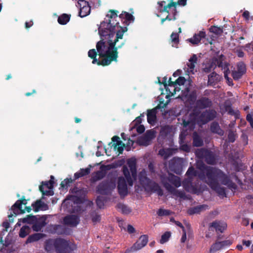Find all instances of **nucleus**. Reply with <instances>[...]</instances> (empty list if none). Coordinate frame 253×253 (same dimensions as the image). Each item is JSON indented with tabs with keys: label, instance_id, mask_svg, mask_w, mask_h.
<instances>
[{
	"label": "nucleus",
	"instance_id": "obj_1",
	"mask_svg": "<svg viewBox=\"0 0 253 253\" xmlns=\"http://www.w3.org/2000/svg\"><path fill=\"white\" fill-rule=\"evenodd\" d=\"M110 23L101 22L98 28V33L101 39L96 44V49L98 55L104 58L101 60L96 59L97 52L95 49L88 51V55L93 59L92 63L99 65L106 66L112 61H117L118 49L121 48L125 43L123 39L126 29L117 26L110 28Z\"/></svg>",
	"mask_w": 253,
	"mask_h": 253
},
{
	"label": "nucleus",
	"instance_id": "obj_2",
	"mask_svg": "<svg viewBox=\"0 0 253 253\" xmlns=\"http://www.w3.org/2000/svg\"><path fill=\"white\" fill-rule=\"evenodd\" d=\"M178 97L181 98L187 108L194 109L193 111H195L196 109H207L212 105L211 100L207 97H203L196 100V92H190L188 88L182 90L181 95H179Z\"/></svg>",
	"mask_w": 253,
	"mask_h": 253
},
{
	"label": "nucleus",
	"instance_id": "obj_3",
	"mask_svg": "<svg viewBox=\"0 0 253 253\" xmlns=\"http://www.w3.org/2000/svg\"><path fill=\"white\" fill-rule=\"evenodd\" d=\"M207 176L205 178L206 182L215 190H217L218 182H221L224 185L231 186V183L227 177L223 172L214 168H208L206 169Z\"/></svg>",
	"mask_w": 253,
	"mask_h": 253
},
{
	"label": "nucleus",
	"instance_id": "obj_4",
	"mask_svg": "<svg viewBox=\"0 0 253 253\" xmlns=\"http://www.w3.org/2000/svg\"><path fill=\"white\" fill-rule=\"evenodd\" d=\"M121 19H125L124 22L126 24H129L131 22H133L134 18L132 15L128 12H124L122 13L119 16H118L117 13L113 10L110 11L109 13L106 15L104 21L102 22H106L107 24L110 23V28L113 29L114 26H117L122 29H126L127 31V28L126 27H122L119 25V21Z\"/></svg>",
	"mask_w": 253,
	"mask_h": 253
},
{
	"label": "nucleus",
	"instance_id": "obj_5",
	"mask_svg": "<svg viewBox=\"0 0 253 253\" xmlns=\"http://www.w3.org/2000/svg\"><path fill=\"white\" fill-rule=\"evenodd\" d=\"M158 9L160 14L158 16H165L162 18L161 23L163 24L166 20H174L176 19L175 15L177 13L176 9V3L170 2L168 3L165 1H162L158 3Z\"/></svg>",
	"mask_w": 253,
	"mask_h": 253
},
{
	"label": "nucleus",
	"instance_id": "obj_6",
	"mask_svg": "<svg viewBox=\"0 0 253 253\" xmlns=\"http://www.w3.org/2000/svg\"><path fill=\"white\" fill-rule=\"evenodd\" d=\"M167 95L165 96V98L167 99V100L165 101L164 99V96L163 95H161L158 97V101H159V103L158 105L152 109H147V111H162V109H164L166 107L167 105L169 103V97L172 96L174 94L176 93V91H179L180 90V88L178 86H176V84H174L173 82L171 81V78H170L169 80V84L165 88Z\"/></svg>",
	"mask_w": 253,
	"mask_h": 253
},
{
	"label": "nucleus",
	"instance_id": "obj_7",
	"mask_svg": "<svg viewBox=\"0 0 253 253\" xmlns=\"http://www.w3.org/2000/svg\"><path fill=\"white\" fill-rule=\"evenodd\" d=\"M211 112H193L188 116L190 117L189 120L186 118L183 119V125L185 127L189 126L191 129H193V126L197 123L199 125L204 124L211 120L209 117Z\"/></svg>",
	"mask_w": 253,
	"mask_h": 253
},
{
	"label": "nucleus",
	"instance_id": "obj_8",
	"mask_svg": "<svg viewBox=\"0 0 253 253\" xmlns=\"http://www.w3.org/2000/svg\"><path fill=\"white\" fill-rule=\"evenodd\" d=\"M53 248L56 249L57 253H62V252L66 250H74L76 248V246L71 242L62 239L47 241L45 247V250L47 251H50Z\"/></svg>",
	"mask_w": 253,
	"mask_h": 253
},
{
	"label": "nucleus",
	"instance_id": "obj_9",
	"mask_svg": "<svg viewBox=\"0 0 253 253\" xmlns=\"http://www.w3.org/2000/svg\"><path fill=\"white\" fill-rule=\"evenodd\" d=\"M216 66L221 68L222 70L223 71L224 78L228 84L230 86L233 85V84L232 79L228 77V74L230 73L228 64L225 62H222L220 59L217 58H212L211 63L206 66L204 69V71L206 72H209L214 69Z\"/></svg>",
	"mask_w": 253,
	"mask_h": 253
},
{
	"label": "nucleus",
	"instance_id": "obj_10",
	"mask_svg": "<svg viewBox=\"0 0 253 253\" xmlns=\"http://www.w3.org/2000/svg\"><path fill=\"white\" fill-rule=\"evenodd\" d=\"M127 166L123 167V173L128 185L132 186L133 180L136 179V163L134 160L129 159L127 161Z\"/></svg>",
	"mask_w": 253,
	"mask_h": 253
},
{
	"label": "nucleus",
	"instance_id": "obj_11",
	"mask_svg": "<svg viewBox=\"0 0 253 253\" xmlns=\"http://www.w3.org/2000/svg\"><path fill=\"white\" fill-rule=\"evenodd\" d=\"M46 216H42L37 218L35 216L28 215L26 217L20 219L17 222L18 226L21 225L20 222L22 221L23 223H28L33 224V229L34 231H40L41 228L45 225Z\"/></svg>",
	"mask_w": 253,
	"mask_h": 253
},
{
	"label": "nucleus",
	"instance_id": "obj_12",
	"mask_svg": "<svg viewBox=\"0 0 253 253\" xmlns=\"http://www.w3.org/2000/svg\"><path fill=\"white\" fill-rule=\"evenodd\" d=\"M138 176L140 183L146 191H156L159 190V186L157 183L150 181L146 177L145 170H142Z\"/></svg>",
	"mask_w": 253,
	"mask_h": 253
},
{
	"label": "nucleus",
	"instance_id": "obj_13",
	"mask_svg": "<svg viewBox=\"0 0 253 253\" xmlns=\"http://www.w3.org/2000/svg\"><path fill=\"white\" fill-rule=\"evenodd\" d=\"M148 237L146 235L140 237L137 242L129 249H128L125 253H131L140 250L146 245L148 243Z\"/></svg>",
	"mask_w": 253,
	"mask_h": 253
},
{
	"label": "nucleus",
	"instance_id": "obj_14",
	"mask_svg": "<svg viewBox=\"0 0 253 253\" xmlns=\"http://www.w3.org/2000/svg\"><path fill=\"white\" fill-rule=\"evenodd\" d=\"M51 179L47 182H42V185L40 186V190L42 192L43 195L51 196L53 195L52 190L54 183V177L51 176Z\"/></svg>",
	"mask_w": 253,
	"mask_h": 253
},
{
	"label": "nucleus",
	"instance_id": "obj_15",
	"mask_svg": "<svg viewBox=\"0 0 253 253\" xmlns=\"http://www.w3.org/2000/svg\"><path fill=\"white\" fill-rule=\"evenodd\" d=\"M76 6L80 8L79 16L81 17H84L90 14V6L87 1L84 0H79Z\"/></svg>",
	"mask_w": 253,
	"mask_h": 253
},
{
	"label": "nucleus",
	"instance_id": "obj_16",
	"mask_svg": "<svg viewBox=\"0 0 253 253\" xmlns=\"http://www.w3.org/2000/svg\"><path fill=\"white\" fill-rule=\"evenodd\" d=\"M197 62V57L196 54H193L189 59L186 64V66L184 68L185 73L188 75H193L196 70L195 69V65Z\"/></svg>",
	"mask_w": 253,
	"mask_h": 253
},
{
	"label": "nucleus",
	"instance_id": "obj_17",
	"mask_svg": "<svg viewBox=\"0 0 253 253\" xmlns=\"http://www.w3.org/2000/svg\"><path fill=\"white\" fill-rule=\"evenodd\" d=\"M156 132L151 129L147 131L145 135L140 137L138 142L140 145L147 146L150 144L151 141L155 137Z\"/></svg>",
	"mask_w": 253,
	"mask_h": 253
},
{
	"label": "nucleus",
	"instance_id": "obj_18",
	"mask_svg": "<svg viewBox=\"0 0 253 253\" xmlns=\"http://www.w3.org/2000/svg\"><path fill=\"white\" fill-rule=\"evenodd\" d=\"M116 184L114 181L110 182H102L98 187V192L102 194H106L109 193L111 190L114 189Z\"/></svg>",
	"mask_w": 253,
	"mask_h": 253
},
{
	"label": "nucleus",
	"instance_id": "obj_19",
	"mask_svg": "<svg viewBox=\"0 0 253 253\" xmlns=\"http://www.w3.org/2000/svg\"><path fill=\"white\" fill-rule=\"evenodd\" d=\"M26 204L25 199L18 200L11 208V210L13 211L14 214L16 215L18 214L24 213L25 211L23 209L22 205H25Z\"/></svg>",
	"mask_w": 253,
	"mask_h": 253
},
{
	"label": "nucleus",
	"instance_id": "obj_20",
	"mask_svg": "<svg viewBox=\"0 0 253 253\" xmlns=\"http://www.w3.org/2000/svg\"><path fill=\"white\" fill-rule=\"evenodd\" d=\"M112 142H113L112 146L114 151H117L120 154L122 153L125 144L120 140V138L118 136H114L112 138Z\"/></svg>",
	"mask_w": 253,
	"mask_h": 253
},
{
	"label": "nucleus",
	"instance_id": "obj_21",
	"mask_svg": "<svg viewBox=\"0 0 253 253\" xmlns=\"http://www.w3.org/2000/svg\"><path fill=\"white\" fill-rule=\"evenodd\" d=\"M118 191L121 196H125L127 193V187L126 180L124 177H120L118 185Z\"/></svg>",
	"mask_w": 253,
	"mask_h": 253
},
{
	"label": "nucleus",
	"instance_id": "obj_22",
	"mask_svg": "<svg viewBox=\"0 0 253 253\" xmlns=\"http://www.w3.org/2000/svg\"><path fill=\"white\" fill-rule=\"evenodd\" d=\"M197 154L200 157H205L207 162L210 164H212L214 163L215 159L212 156L211 153L205 150L201 149L197 151Z\"/></svg>",
	"mask_w": 253,
	"mask_h": 253
},
{
	"label": "nucleus",
	"instance_id": "obj_23",
	"mask_svg": "<svg viewBox=\"0 0 253 253\" xmlns=\"http://www.w3.org/2000/svg\"><path fill=\"white\" fill-rule=\"evenodd\" d=\"M227 225L224 222L215 221L211 223L210 226L211 230H215L216 231L222 232L226 228Z\"/></svg>",
	"mask_w": 253,
	"mask_h": 253
},
{
	"label": "nucleus",
	"instance_id": "obj_24",
	"mask_svg": "<svg viewBox=\"0 0 253 253\" xmlns=\"http://www.w3.org/2000/svg\"><path fill=\"white\" fill-rule=\"evenodd\" d=\"M206 36V33L204 31H200L198 34H196L194 36L188 40V41L193 44H198L203 38H205Z\"/></svg>",
	"mask_w": 253,
	"mask_h": 253
},
{
	"label": "nucleus",
	"instance_id": "obj_25",
	"mask_svg": "<svg viewBox=\"0 0 253 253\" xmlns=\"http://www.w3.org/2000/svg\"><path fill=\"white\" fill-rule=\"evenodd\" d=\"M64 222L65 224L71 226H76L79 223V219L75 215H70L65 217Z\"/></svg>",
	"mask_w": 253,
	"mask_h": 253
},
{
	"label": "nucleus",
	"instance_id": "obj_26",
	"mask_svg": "<svg viewBox=\"0 0 253 253\" xmlns=\"http://www.w3.org/2000/svg\"><path fill=\"white\" fill-rule=\"evenodd\" d=\"M221 77L215 72H212L208 76V84L211 85H215L217 83L219 82Z\"/></svg>",
	"mask_w": 253,
	"mask_h": 253
},
{
	"label": "nucleus",
	"instance_id": "obj_27",
	"mask_svg": "<svg viewBox=\"0 0 253 253\" xmlns=\"http://www.w3.org/2000/svg\"><path fill=\"white\" fill-rule=\"evenodd\" d=\"M33 210L35 211H45L48 209L47 205L41 201H37L35 204L32 205Z\"/></svg>",
	"mask_w": 253,
	"mask_h": 253
},
{
	"label": "nucleus",
	"instance_id": "obj_28",
	"mask_svg": "<svg viewBox=\"0 0 253 253\" xmlns=\"http://www.w3.org/2000/svg\"><path fill=\"white\" fill-rule=\"evenodd\" d=\"M169 181L174 185L175 187H179L180 185V181L178 177L171 174H169Z\"/></svg>",
	"mask_w": 253,
	"mask_h": 253
},
{
	"label": "nucleus",
	"instance_id": "obj_29",
	"mask_svg": "<svg viewBox=\"0 0 253 253\" xmlns=\"http://www.w3.org/2000/svg\"><path fill=\"white\" fill-rule=\"evenodd\" d=\"M147 116L148 123L154 125L156 121V112H147Z\"/></svg>",
	"mask_w": 253,
	"mask_h": 253
},
{
	"label": "nucleus",
	"instance_id": "obj_30",
	"mask_svg": "<svg viewBox=\"0 0 253 253\" xmlns=\"http://www.w3.org/2000/svg\"><path fill=\"white\" fill-rule=\"evenodd\" d=\"M70 20V16L67 14H63L58 17V22L61 25L66 24Z\"/></svg>",
	"mask_w": 253,
	"mask_h": 253
},
{
	"label": "nucleus",
	"instance_id": "obj_31",
	"mask_svg": "<svg viewBox=\"0 0 253 253\" xmlns=\"http://www.w3.org/2000/svg\"><path fill=\"white\" fill-rule=\"evenodd\" d=\"M43 237V235L41 233H36L28 237L26 243H31L37 241L41 239Z\"/></svg>",
	"mask_w": 253,
	"mask_h": 253
},
{
	"label": "nucleus",
	"instance_id": "obj_32",
	"mask_svg": "<svg viewBox=\"0 0 253 253\" xmlns=\"http://www.w3.org/2000/svg\"><path fill=\"white\" fill-rule=\"evenodd\" d=\"M90 172V169L88 168L85 169H81L79 172L75 174V177L76 179H77L80 177L86 175Z\"/></svg>",
	"mask_w": 253,
	"mask_h": 253
},
{
	"label": "nucleus",
	"instance_id": "obj_33",
	"mask_svg": "<svg viewBox=\"0 0 253 253\" xmlns=\"http://www.w3.org/2000/svg\"><path fill=\"white\" fill-rule=\"evenodd\" d=\"M183 235L181 238V242L182 243L185 242L186 239V234L190 232V226L189 224H186V228H183Z\"/></svg>",
	"mask_w": 253,
	"mask_h": 253
},
{
	"label": "nucleus",
	"instance_id": "obj_34",
	"mask_svg": "<svg viewBox=\"0 0 253 253\" xmlns=\"http://www.w3.org/2000/svg\"><path fill=\"white\" fill-rule=\"evenodd\" d=\"M211 130L215 133H217L220 135H223V131L219 128V125L217 123H213L211 126Z\"/></svg>",
	"mask_w": 253,
	"mask_h": 253
},
{
	"label": "nucleus",
	"instance_id": "obj_35",
	"mask_svg": "<svg viewBox=\"0 0 253 253\" xmlns=\"http://www.w3.org/2000/svg\"><path fill=\"white\" fill-rule=\"evenodd\" d=\"M171 236V233L170 232H166L162 235L161 238L160 240V243L163 244L168 242Z\"/></svg>",
	"mask_w": 253,
	"mask_h": 253
},
{
	"label": "nucleus",
	"instance_id": "obj_36",
	"mask_svg": "<svg viewBox=\"0 0 253 253\" xmlns=\"http://www.w3.org/2000/svg\"><path fill=\"white\" fill-rule=\"evenodd\" d=\"M222 248V244L220 242H217L212 245L210 249V253H213Z\"/></svg>",
	"mask_w": 253,
	"mask_h": 253
},
{
	"label": "nucleus",
	"instance_id": "obj_37",
	"mask_svg": "<svg viewBox=\"0 0 253 253\" xmlns=\"http://www.w3.org/2000/svg\"><path fill=\"white\" fill-rule=\"evenodd\" d=\"M30 231V228L28 226H25L22 227L20 231L19 232V236L22 237H25L26 236H27Z\"/></svg>",
	"mask_w": 253,
	"mask_h": 253
},
{
	"label": "nucleus",
	"instance_id": "obj_38",
	"mask_svg": "<svg viewBox=\"0 0 253 253\" xmlns=\"http://www.w3.org/2000/svg\"><path fill=\"white\" fill-rule=\"evenodd\" d=\"M208 209V206L206 205H201L194 208L192 210V213H197L201 211H204Z\"/></svg>",
	"mask_w": 253,
	"mask_h": 253
},
{
	"label": "nucleus",
	"instance_id": "obj_39",
	"mask_svg": "<svg viewBox=\"0 0 253 253\" xmlns=\"http://www.w3.org/2000/svg\"><path fill=\"white\" fill-rule=\"evenodd\" d=\"M159 154L164 157L165 159L167 158L171 154V150L170 149H161L159 151Z\"/></svg>",
	"mask_w": 253,
	"mask_h": 253
},
{
	"label": "nucleus",
	"instance_id": "obj_40",
	"mask_svg": "<svg viewBox=\"0 0 253 253\" xmlns=\"http://www.w3.org/2000/svg\"><path fill=\"white\" fill-rule=\"evenodd\" d=\"M221 111H233L232 109L231 103L229 100L226 101L224 104L221 106Z\"/></svg>",
	"mask_w": 253,
	"mask_h": 253
},
{
	"label": "nucleus",
	"instance_id": "obj_41",
	"mask_svg": "<svg viewBox=\"0 0 253 253\" xmlns=\"http://www.w3.org/2000/svg\"><path fill=\"white\" fill-rule=\"evenodd\" d=\"M104 172L102 171H98L95 172L92 176V180L96 181L102 178L104 176Z\"/></svg>",
	"mask_w": 253,
	"mask_h": 253
},
{
	"label": "nucleus",
	"instance_id": "obj_42",
	"mask_svg": "<svg viewBox=\"0 0 253 253\" xmlns=\"http://www.w3.org/2000/svg\"><path fill=\"white\" fill-rule=\"evenodd\" d=\"M203 141L202 139L197 135V134H194L193 137V144L195 146H200L202 145Z\"/></svg>",
	"mask_w": 253,
	"mask_h": 253
},
{
	"label": "nucleus",
	"instance_id": "obj_43",
	"mask_svg": "<svg viewBox=\"0 0 253 253\" xmlns=\"http://www.w3.org/2000/svg\"><path fill=\"white\" fill-rule=\"evenodd\" d=\"M210 31L216 35H220L223 32L222 29L217 26H211L210 28Z\"/></svg>",
	"mask_w": 253,
	"mask_h": 253
},
{
	"label": "nucleus",
	"instance_id": "obj_44",
	"mask_svg": "<svg viewBox=\"0 0 253 253\" xmlns=\"http://www.w3.org/2000/svg\"><path fill=\"white\" fill-rule=\"evenodd\" d=\"M238 71L243 73H245L246 71V65L242 62H239L237 64V70Z\"/></svg>",
	"mask_w": 253,
	"mask_h": 253
},
{
	"label": "nucleus",
	"instance_id": "obj_45",
	"mask_svg": "<svg viewBox=\"0 0 253 253\" xmlns=\"http://www.w3.org/2000/svg\"><path fill=\"white\" fill-rule=\"evenodd\" d=\"M119 208L120 209L121 211L125 214H128L131 211V210L129 208L124 205H120Z\"/></svg>",
	"mask_w": 253,
	"mask_h": 253
},
{
	"label": "nucleus",
	"instance_id": "obj_46",
	"mask_svg": "<svg viewBox=\"0 0 253 253\" xmlns=\"http://www.w3.org/2000/svg\"><path fill=\"white\" fill-rule=\"evenodd\" d=\"M171 42L174 44H177L179 42V36L177 33H172L170 36Z\"/></svg>",
	"mask_w": 253,
	"mask_h": 253
},
{
	"label": "nucleus",
	"instance_id": "obj_47",
	"mask_svg": "<svg viewBox=\"0 0 253 253\" xmlns=\"http://www.w3.org/2000/svg\"><path fill=\"white\" fill-rule=\"evenodd\" d=\"M243 75V73L238 71H233L232 72V76L233 78L235 80H238L241 78V77Z\"/></svg>",
	"mask_w": 253,
	"mask_h": 253
},
{
	"label": "nucleus",
	"instance_id": "obj_48",
	"mask_svg": "<svg viewBox=\"0 0 253 253\" xmlns=\"http://www.w3.org/2000/svg\"><path fill=\"white\" fill-rule=\"evenodd\" d=\"M157 214L159 216H166L170 214V211L167 210L160 209L157 211Z\"/></svg>",
	"mask_w": 253,
	"mask_h": 253
},
{
	"label": "nucleus",
	"instance_id": "obj_49",
	"mask_svg": "<svg viewBox=\"0 0 253 253\" xmlns=\"http://www.w3.org/2000/svg\"><path fill=\"white\" fill-rule=\"evenodd\" d=\"M185 82V79L184 77H179L176 81L175 82H173L174 84H176V86L181 85L184 84Z\"/></svg>",
	"mask_w": 253,
	"mask_h": 253
},
{
	"label": "nucleus",
	"instance_id": "obj_50",
	"mask_svg": "<svg viewBox=\"0 0 253 253\" xmlns=\"http://www.w3.org/2000/svg\"><path fill=\"white\" fill-rule=\"evenodd\" d=\"M244 48L249 53L253 52V44L252 43L246 44Z\"/></svg>",
	"mask_w": 253,
	"mask_h": 253
},
{
	"label": "nucleus",
	"instance_id": "obj_51",
	"mask_svg": "<svg viewBox=\"0 0 253 253\" xmlns=\"http://www.w3.org/2000/svg\"><path fill=\"white\" fill-rule=\"evenodd\" d=\"M162 181L164 184L165 187L167 188V190H168L170 192H173V191H174L173 188H172L171 186H170L169 183L166 182L165 181V179H163Z\"/></svg>",
	"mask_w": 253,
	"mask_h": 253
},
{
	"label": "nucleus",
	"instance_id": "obj_52",
	"mask_svg": "<svg viewBox=\"0 0 253 253\" xmlns=\"http://www.w3.org/2000/svg\"><path fill=\"white\" fill-rule=\"evenodd\" d=\"M96 204L99 208H102L104 205V202L102 198L98 197L96 199Z\"/></svg>",
	"mask_w": 253,
	"mask_h": 253
},
{
	"label": "nucleus",
	"instance_id": "obj_53",
	"mask_svg": "<svg viewBox=\"0 0 253 253\" xmlns=\"http://www.w3.org/2000/svg\"><path fill=\"white\" fill-rule=\"evenodd\" d=\"M72 182L71 179H65L64 181L61 182V186L62 187L64 188L67 186V184Z\"/></svg>",
	"mask_w": 253,
	"mask_h": 253
},
{
	"label": "nucleus",
	"instance_id": "obj_54",
	"mask_svg": "<svg viewBox=\"0 0 253 253\" xmlns=\"http://www.w3.org/2000/svg\"><path fill=\"white\" fill-rule=\"evenodd\" d=\"M220 242L222 244V248H224V247H226V246H230L232 243V242L231 240H229L223 241Z\"/></svg>",
	"mask_w": 253,
	"mask_h": 253
},
{
	"label": "nucleus",
	"instance_id": "obj_55",
	"mask_svg": "<svg viewBox=\"0 0 253 253\" xmlns=\"http://www.w3.org/2000/svg\"><path fill=\"white\" fill-rule=\"evenodd\" d=\"M137 131L139 133H142L145 130L144 126L142 125H139L136 127Z\"/></svg>",
	"mask_w": 253,
	"mask_h": 253
},
{
	"label": "nucleus",
	"instance_id": "obj_56",
	"mask_svg": "<svg viewBox=\"0 0 253 253\" xmlns=\"http://www.w3.org/2000/svg\"><path fill=\"white\" fill-rule=\"evenodd\" d=\"M187 174L191 176L195 174V169L193 168H190L186 172Z\"/></svg>",
	"mask_w": 253,
	"mask_h": 253
},
{
	"label": "nucleus",
	"instance_id": "obj_57",
	"mask_svg": "<svg viewBox=\"0 0 253 253\" xmlns=\"http://www.w3.org/2000/svg\"><path fill=\"white\" fill-rule=\"evenodd\" d=\"M170 220L171 222H174L176 225L180 227L182 229V230H183V228H186V226L185 227L183 226L180 222H179V221H175L173 218H170Z\"/></svg>",
	"mask_w": 253,
	"mask_h": 253
},
{
	"label": "nucleus",
	"instance_id": "obj_58",
	"mask_svg": "<svg viewBox=\"0 0 253 253\" xmlns=\"http://www.w3.org/2000/svg\"><path fill=\"white\" fill-rule=\"evenodd\" d=\"M181 148L183 151L189 152L190 150V147L186 144L182 145L181 146Z\"/></svg>",
	"mask_w": 253,
	"mask_h": 253
},
{
	"label": "nucleus",
	"instance_id": "obj_59",
	"mask_svg": "<svg viewBox=\"0 0 253 253\" xmlns=\"http://www.w3.org/2000/svg\"><path fill=\"white\" fill-rule=\"evenodd\" d=\"M236 53L239 57H243L244 56V53L240 49H237Z\"/></svg>",
	"mask_w": 253,
	"mask_h": 253
},
{
	"label": "nucleus",
	"instance_id": "obj_60",
	"mask_svg": "<svg viewBox=\"0 0 253 253\" xmlns=\"http://www.w3.org/2000/svg\"><path fill=\"white\" fill-rule=\"evenodd\" d=\"M127 231L129 233H132L135 231V229L131 225H128Z\"/></svg>",
	"mask_w": 253,
	"mask_h": 253
},
{
	"label": "nucleus",
	"instance_id": "obj_61",
	"mask_svg": "<svg viewBox=\"0 0 253 253\" xmlns=\"http://www.w3.org/2000/svg\"><path fill=\"white\" fill-rule=\"evenodd\" d=\"M187 0H178L177 4L181 6H185L186 4Z\"/></svg>",
	"mask_w": 253,
	"mask_h": 253
},
{
	"label": "nucleus",
	"instance_id": "obj_62",
	"mask_svg": "<svg viewBox=\"0 0 253 253\" xmlns=\"http://www.w3.org/2000/svg\"><path fill=\"white\" fill-rule=\"evenodd\" d=\"M243 16L244 17H245L246 19H248L250 16V13L248 11H245L244 12L243 14Z\"/></svg>",
	"mask_w": 253,
	"mask_h": 253
},
{
	"label": "nucleus",
	"instance_id": "obj_63",
	"mask_svg": "<svg viewBox=\"0 0 253 253\" xmlns=\"http://www.w3.org/2000/svg\"><path fill=\"white\" fill-rule=\"evenodd\" d=\"M100 219V217L98 215H95L92 217V220L93 222H97Z\"/></svg>",
	"mask_w": 253,
	"mask_h": 253
},
{
	"label": "nucleus",
	"instance_id": "obj_64",
	"mask_svg": "<svg viewBox=\"0 0 253 253\" xmlns=\"http://www.w3.org/2000/svg\"><path fill=\"white\" fill-rule=\"evenodd\" d=\"M33 24V23L32 21L30 22H26L25 23V27L26 28H29L31 27Z\"/></svg>",
	"mask_w": 253,
	"mask_h": 253
}]
</instances>
